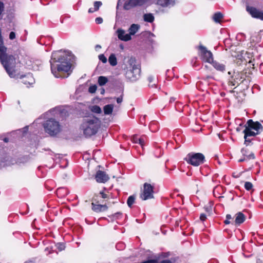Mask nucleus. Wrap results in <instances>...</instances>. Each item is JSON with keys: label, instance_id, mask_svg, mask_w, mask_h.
I'll use <instances>...</instances> for the list:
<instances>
[{"label": "nucleus", "instance_id": "53", "mask_svg": "<svg viewBox=\"0 0 263 263\" xmlns=\"http://www.w3.org/2000/svg\"><path fill=\"white\" fill-rule=\"evenodd\" d=\"M175 101V99L172 98H171L170 99V102H174Z\"/></svg>", "mask_w": 263, "mask_h": 263}, {"label": "nucleus", "instance_id": "35", "mask_svg": "<svg viewBox=\"0 0 263 263\" xmlns=\"http://www.w3.org/2000/svg\"><path fill=\"white\" fill-rule=\"evenodd\" d=\"M95 22L97 24H101L103 22V19L101 17H98L95 19Z\"/></svg>", "mask_w": 263, "mask_h": 263}, {"label": "nucleus", "instance_id": "3", "mask_svg": "<svg viewBox=\"0 0 263 263\" xmlns=\"http://www.w3.org/2000/svg\"><path fill=\"white\" fill-rule=\"evenodd\" d=\"M101 121L95 116H88L83 119L81 128L86 137L95 135L100 127Z\"/></svg>", "mask_w": 263, "mask_h": 263}, {"label": "nucleus", "instance_id": "16", "mask_svg": "<svg viewBox=\"0 0 263 263\" xmlns=\"http://www.w3.org/2000/svg\"><path fill=\"white\" fill-rule=\"evenodd\" d=\"M91 205L92 210L97 213L105 211L108 209V207L106 204H96L92 202Z\"/></svg>", "mask_w": 263, "mask_h": 263}, {"label": "nucleus", "instance_id": "1", "mask_svg": "<svg viewBox=\"0 0 263 263\" xmlns=\"http://www.w3.org/2000/svg\"><path fill=\"white\" fill-rule=\"evenodd\" d=\"M71 52L69 51L63 52L61 51H55L52 53L50 61L51 70L52 74L56 78L67 77L62 75L63 72H68L71 68L70 58Z\"/></svg>", "mask_w": 263, "mask_h": 263}, {"label": "nucleus", "instance_id": "28", "mask_svg": "<svg viewBox=\"0 0 263 263\" xmlns=\"http://www.w3.org/2000/svg\"><path fill=\"white\" fill-rule=\"evenodd\" d=\"M108 81V79L106 77L104 76H100L98 78V83L99 85H104Z\"/></svg>", "mask_w": 263, "mask_h": 263}, {"label": "nucleus", "instance_id": "44", "mask_svg": "<svg viewBox=\"0 0 263 263\" xmlns=\"http://www.w3.org/2000/svg\"><path fill=\"white\" fill-rule=\"evenodd\" d=\"M221 189V186H217L215 187L213 190V193L215 194V193L216 190H218L219 189Z\"/></svg>", "mask_w": 263, "mask_h": 263}, {"label": "nucleus", "instance_id": "42", "mask_svg": "<svg viewBox=\"0 0 263 263\" xmlns=\"http://www.w3.org/2000/svg\"><path fill=\"white\" fill-rule=\"evenodd\" d=\"M200 219L201 221H204L206 219V215L204 214H201L200 216Z\"/></svg>", "mask_w": 263, "mask_h": 263}, {"label": "nucleus", "instance_id": "52", "mask_svg": "<svg viewBox=\"0 0 263 263\" xmlns=\"http://www.w3.org/2000/svg\"><path fill=\"white\" fill-rule=\"evenodd\" d=\"M4 141L5 142H8V139L7 138H5L4 139Z\"/></svg>", "mask_w": 263, "mask_h": 263}, {"label": "nucleus", "instance_id": "51", "mask_svg": "<svg viewBox=\"0 0 263 263\" xmlns=\"http://www.w3.org/2000/svg\"><path fill=\"white\" fill-rule=\"evenodd\" d=\"M121 215V213L120 212H117V213H115V214L113 215V216H114V217H116V216H118V215Z\"/></svg>", "mask_w": 263, "mask_h": 263}, {"label": "nucleus", "instance_id": "54", "mask_svg": "<svg viewBox=\"0 0 263 263\" xmlns=\"http://www.w3.org/2000/svg\"><path fill=\"white\" fill-rule=\"evenodd\" d=\"M120 1H121V0H119V1H118V4H117V8H118V7H119V3L120 2Z\"/></svg>", "mask_w": 263, "mask_h": 263}, {"label": "nucleus", "instance_id": "4", "mask_svg": "<svg viewBox=\"0 0 263 263\" xmlns=\"http://www.w3.org/2000/svg\"><path fill=\"white\" fill-rule=\"evenodd\" d=\"M43 126L45 132L51 136L57 135L61 130L59 122L53 119L46 121Z\"/></svg>", "mask_w": 263, "mask_h": 263}, {"label": "nucleus", "instance_id": "32", "mask_svg": "<svg viewBox=\"0 0 263 263\" xmlns=\"http://www.w3.org/2000/svg\"><path fill=\"white\" fill-rule=\"evenodd\" d=\"M253 187V184L251 182H246L245 183V188L247 190V191H250L251 190Z\"/></svg>", "mask_w": 263, "mask_h": 263}, {"label": "nucleus", "instance_id": "26", "mask_svg": "<svg viewBox=\"0 0 263 263\" xmlns=\"http://www.w3.org/2000/svg\"><path fill=\"white\" fill-rule=\"evenodd\" d=\"M108 62L110 65L115 66L117 64V58L115 54H111L108 58Z\"/></svg>", "mask_w": 263, "mask_h": 263}, {"label": "nucleus", "instance_id": "5", "mask_svg": "<svg viewBox=\"0 0 263 263\" xmlns=\"http://www.w3.org/2000/svg\"><path fill=\"white\" fill-rule=\"evenodd\" d=\"M184 160L188 164L197 166L204 163L205 157L201 153H190L186 155Z\"/></svg>", "mask_w": 263, "mask_h": 263}, {"label": "nucleus", "instance_id": "21", "mask_svg": "<svg viewBox=\"0 0 263 263\" xmlns=\"http://www.w3.org/2000/svg\"><path fill=\"white\" fill-rule=\"evenodd\" d=\"M140 28V26L138 24H132L129 28L128 29L129 34L130 35H134Z\"/></svg>", "mask_w": 263, "mask_h": 263}, {"label": "nucleus", "instance_id": "50", "mask_svg": "<svg viewBox=\"0 0 263 263\" xmlns=\"http://www.w3.org/2000/svg\"><path fill=\"white\" fill-rule=\"evenodd\" d=\"M224 222L226 224H230L231 223V222L229 221V220L227 219L224 220Z\"/></svg>", "mask_w": 263, "mask_h": 263}, {"label": "nucleus", "instance_id": "38", "mask_svg": "<svg viewBox=\"0 0 263 263\" xmlns=\"http://www.w3.org/2000/svg\"><path fill=\"white\" fill-rule=\"evenodd\" d=\"M15 38V33L14 32H11L9 34V39L11 40Z\"/></svg>", "mask_w": 263, "mask_h": 263}, {"label": "nucleus", "instance_id": "46", "mask_svg": "<svg viewBox=\"0 0 263 263\" xmlns=\"http://www.w3.org/2000/svg\"><path fill=\"white\" fill-rule=\"evenodd\" d=\"M246 160H247L246 159V158L243 157V158L240 159L238 160V162H243V161H246Z\"/></svg>", "mask_w": 263, "mask_h": 263}, {"label": "nucleus", "instance_id": "9", "mask_svg": "<svg viewBox=\"0 0 263 263\" xmlns=\"http://www.w3.org/2000/svg\"><path fill=\"white\" fill-rule=\"evenodd\" d=\"M199 49L200 50L201 60L204 62L211 63L213 61L212 53L202 45L199 46Z\"/></svg>", "mask_w": 263, "mask_h": 263}, {"label": "nucleus", "instance_id": "37", "mask_svg": "<svg viewBox=\"0 0 263 263\" xmlns=\"http://www.w3.org/2000/svg\"><path fill=\"white\" fill-rule=\"evenodd\" d=\"M57 248L60 251H62L65 249V246L62 243H58L57 245Z\"/></svg>", "mask_w": 263, "mask_h": 263}, {"label": "nucleus", "instance_id": "12", "mask_svg": "<svg viewBox=\"0 0 263 263\" xmlns=\"http://www.w3.org/2000/svg\"><path fill=\"white\" fill-rule=\"evenodd\" d=\"M95 178L99 183H105L109 180V177L105 172L98 171L96 173Z\"/></svg>", "mask_w": 263, "mask_h": 263}, {"label": "nucleus", "instance_id": "36", "mask_svg": "<svg viewBox=\"0 0 263 263\" xmlns=\"http://www.w3.org/2000/svg\"><path fill=\"white\" fill-rule=\"evenodd\" d=\"M138 139L139 138H138L137 135H134L132 137V141L134 143H139Z\"/></svg>", "mask_w": 263, "mask_h": 263}, {"label": "nucleus", "instance_id": "45", "mask_svg": "<svg viewBox=\"0 0 263 263\" xmlns=\"http://www.w3.org/2000/svg\"><path fill=\"white\" fill-rule=\"evenodd\" d=\"M122 101V97H118L117 98V102L118 103H121Z\"/></svg>", "mask_w": 263, "mask_h": 263}, {"label": "nucleus", "instance_id": "14", "mask_svg": "<svg viewBox=\"0 0 263 263\" xmlns=\"http://www.w3.org/2000/svg\"><path fill=\"white\" fill-rule=\"evenodd\" d=\"M118 38L124 41H128L131 40V36L129 33H126L125 31L121 29H118L117 31Z\"/></svg>", "mask_w": 263, "mask_h": 263}, {"label": "nucleus", "instance_id": "2", "mask_svg": "<svg viewBox=\"0 0 263 263\" xmlns=\"http://www.w3.org/2000/svg\"><path fill=\"white\" fill-rule=\"evenodd\" d=\"M7 49L4 45L2 29L0 28V61L9 77L16 78L18 74V70L16 66V60L12 55H8L6 53Z\"/></svg>", "mask_w": 263, "mask_h": 263}, {"label": "nucleus", "instance_id": "20", "mask_svg": "<svg viewBox=\"0 0 263 263\" xmlns=\"http://www.w3.org/2000/svg\"><path fill=\"white\" fill-rule=\"evenodd\" d=\"M211 63L217 70L221 72H223L225 70V65L224 64L214 61H213Z\"/></svg>", "mask_w": 263, "mask_h": 263}, {"label": "nucleus", "instance_id": "11", "mask_svg": "<svg viewBox=\"0 0 263 263\" xmlns=\"http://www.w3.org/2000/svg\"><path fill=\"white\" fill-rule=\"evenodd\" d=\"M242 74L238 72H234V74L232 77L231 80L229 82V85L232 86H235L236 85H238L241 83L244 78L242 77Z\"/></svg>", "mask_w": 263, "mask_h": 263}, {"label": "nucleus", "instance_id": "31", "mask_svg": "<svg viewBox=\"0 0 263 263\" xmlns=\"http://www.w3.org/2000/svg\"><path fill=\"white\" fill-rule=\"evenodd\" d=\"M102 5V3L100 1H96L94 3V9L96 10V11H98L100 8V6H101Z\"/></svg>", "mask_w": 263, "mask_h": 263}, {"label": "nucleus", "instance_id": "27", "mask_svg": "<svg viewBox=\"0 0 263 263\" xmlns=\"http://www.w3.org/2000/svg\"><path fill=\"white\" fill-rule=\"evenodd\" d=\"M136 199V196L133 195L130 196L127 200V204L128 206L130 208H131L133 205V204L134 203Z\"/></svg>", "mask_w": 263, "mask_h": 263}, {"label": "nucleus", "instance_id": "10", "mask_svg": "<svg viewBox=\"0 0 263 263\" xmlns=\"http://www.w3.org/2000/svg\"><path fill=\"white\" fill-rule=\"evenodd\" d=\"M247 11L254 18L263 20V12L253 7L247 6Z\"/></svg>", "mask_w": 263, "mask_h": 263}, {"label": "nucleus", "instance_id": "6", "mask_svg": "<svg viewBox=\"0 0 263 263\" xmlns=\"http://www.w3.org/2000/svg\"><path fill=\"white\" fill-rule=\"evenodd\" d=\"M140 197L142 200H146L154 198V186L151 184L145 183Z\"/></svg>", "mask_w": 263, "mask_h": 263}, {"label": "nucleus", "instance_id": "13", "mask_svg": "<svg viewBox=\"0 0 263 263\" xmlns=\"http://www.w3.org/2000/svg\"><path fill=\"white\" fill-rule=\"evenodd\" d=\"M248 126L246 128H250V129H254L256 132H259V130H262V127L258 122H254L252 119H250L247 123Z\"/></svg>", "mask_w": 263, "mask_h": 263}, {"label": "nucleus", "instance_id": "15", "mask_svg": "<svg viewBox=\"0 0 263 263\" xmlns=\"http://www.w3.org/2000/svg\"><path fill=\"white\" fill-rule=\"evenodd\" d=\"M246 216L242 212H238L235 215L234 224L240 225L246 220Z\"/></svg>", "mask_w": 263, "mask_h": 263}, {"label": "nucleus", "instance_id": "19", "mask_svg": "<svg viewBox=\"0 0 263 263\" xmlns=\"http://www.w3.org/2000/svg\"><path fill=\"white\" fill-rule=\"evenodd\" d=\"M241 152L244 158H246L248 160L250 159H254L255 158L253 153L251 152L249 154L248 151L246 148H242L241 150Z\"/></svg>", "mask_w": 263, "mask_h": 263}, {"label": "nucleus", "instance_id": "47", "mask_svg": "<svg viewBox=\"0 0 263 263\" xmlns=\"http://www.w3.org/2000/svg\"><path fill=\"white\" fill-rule=\"evenodd\" d=\"M226 219H228V220H230V219H232L231 215L230 214H227L226 215Z\"/></svg>", "mask_w": 263, "mask_h": 263}, {"label": "nucleus", "instance_id": "22", "mask_svg": "<svg viewBox=\"0 0 263 263\" xmlns=\"http://www.w3.org/2000/svg\"><path fill=\"white\" fill-rule=\"evenodd\" d=\"M243 132L246 137L255 136L256 135H258L259 133V132H255L252 131V129H250V128L246 127L245 128Z\"/></svg>", "mask_w": 263, "mask_h": 263}, {"label": "nucleus", "instance_id": "34", "mask_svg": "<svg viewBox=\"0 0 263 263\" xmlns=\"http://www.w3.org/2000/svg\"><path fill=\"white\" fill-rule=\"evenodd\" d=\"M99 59L100 61H101L103 63H106L107 62V59L104 56L103 54H100L99 55Z\"/></svg>", "mask_w": 263, "mask_h": 263}, {"label": "nucleus", "instance_id": "30", "mask_svg": "<svg viewBox=\"0 0 263 263\" xmlns=\"http://www.w3.org/2000/svg\"><path fill=\"white\" fill-rule=\"evenodd\" d=\"M148 81H149V86L151 87H154L156 86V81L155 80L154 78L151 76L148 77Z\"/></svg>", "mask_w": 263, "mask_h": 263}, {"label": "nucleus", "instance_id": "49", "mask_svg": "<svg viewBox=\"0 0 263 263\" xmlns=\"http://www.w3.org/2000/svg\"><path fill=\"white\" fill-rule=\"evenodd\" d=\"M100 48H101V46L100 45H97L95 46V49H96V50H98V49H99Z\"/></svg>", "mask_w": 263, "mask_h": 263}, {"label": "nucleus", "instance_id": "17", "mask_svg": "<svg viewBox=\"0 0 263 263\" xmlns=\"http://www.w3.org/2000/svg\"><path fill=\"white\" fill-rule=\"evenodd\" d=\"M176 0H158L157 4L163 7H170L175 5Z\"/></svg>", "mask_w": 263, "mask_h": 263}, {"label": "nucleus", "instance_id": "48", "mask_svg": "<svg viewBox=\"0 0 263 263\" xmlns=\"http://www.w3.org/2000/svg\"><path fill=\"white\" fill-rule=\"evenodd\" d=\"M96 11V10H95L93 8H89V10H88V12L89 13H92L93 12Z\"/></svg>", "mask_w": 263, "mask_h": 263}, {"label": "nucleus", "instance_id": "29", "mask_svg": "<svg viewBox=\"0 0 263 263\" xmlns=\"http://www.w3.org/2000/svg\"><path fill=\"white\" fill-rule=\"evenodd\" d=\"M90 110L95 113L100 114L101 112V108L98 105H93L90 107Z\"/></svg>", "mask_w": 263, "mask_h": 263}, {"label": "nucleus", "instance_id": "41", "mask_svg": "<svg viewBox=\"0 0 263 263\" xmlns=\"http://www.w3.org/2000/svg\"><path fill=\"white\" fill-rule=\"evenodd\" d=\"M138 141H139V144H140L141 145V146L142 147H143L144 145V139L142 138H139V139H138Z\"/></svg>", "mask_w": 263, "mask_h": 263}, {"label": "nucleus", "instance_id": "24", "mask_svg": "<svg viewBox=\"0 0 263 263\" xmlns=\"http://www.w3.org/2000/svg\"><path fill=\"white\" fill-rule=\"evenodd\" d=\"M154 18L152 13H146L143 15V19L145 22L152 23L154 22Z\"/></svg>", "mask_w": 263, "mask_h": 263}, {"label": "nucleus", "instance_id": "33", "mask_svg": "<svg viewBox=\"0 0 263 263\" xmlns=\"http://www.w3.org/2000/svg\"><path fill=\"white\" fill-rule=\"evenodd\" d=\"M97 87L95 85L90 86L89 87L88 91L90 93H95L97 90Z\"/></svg>", "mask_w": 263, "mask_h": 263}, {"label": "nucleus", "instance_id": "25", "mask_svg": "<svg viewBox=\"0 0 263 263\" xmlns=\"http://www.w3.org/2000/svg\"><path fill=\"white\" fill-rule=\"evenodd\" d=\"M223 17V15L221 13L216 12L214 14L213 19L215 22L219 23Z\"/></svg>", "mask_w": 263, "mask_h": 263}, {"label": "nucleus", "instance_id": "55", "mask_svg": "<svg viewBox=\"0 0 263 263\" xmlns=\"http://www.w3.org/2000/svg\"><path fill=\"white\" fill-rule=\"evenodd\" d=\"M104 89H103L101 92V93L103 94V93H104Z\"/></svg>", "mask_w": 263, "mask_h": 263}, {"label": "nucleus", "instance_id": "23", "mask_svg": "<svg viewBox=\"0 0 263 263\" xmlns=\"http://www.w3.org/2000/svg\"><path fill=\"white\" fill-rule=\"evenodd\" d=\"M114 109L112 104H108L104 106L103 110L105 115H110L112 114Z\"/></svg>", "mask_w": 263, "mask_h": 263}, {"label": "nucleus", "instance_id": "40", "mask_svg": "<svg viewBox=\"0 0 263 263\" xmlns=\"http://www.w3.org/2000/svg\"><path fill=\"white\" fill-rule=\"evenodd\" d=\"M157 263H175V262L170 259H164Z\"/></svg>", "mask_w": 263, "mask_h": 263}, {"label": "nucleus", "instance_id": "18", "mask_svg": "<svg viewBox=\"0 0 263 263\" xmlns=\"http://www.w3.org/2000/svg\"><path fill=\"white\" fill-rule=\"evenodd\" d=\"M23 78L22 82L28 86V85L33 84L34 82V80L31 74H28L27 75L21 77V78Z\"/></svg>", "mask_w": 263, "mask_h": 263}, {"label": "nucleus", "instance_id": "8", "mask_svg": "<svg viewBox=\"0 0 263 263\" xmlns=\"http://www.w3.org/2000/svg\"><path fill=\"white\" fill-rule=\"evenodd\" d=\"M140 74V68L138 65H134L132 68L126 73V77L132 81H135L138 79Z\"/></svg>", "mask_w": 263, "mask_h": 263}, {"label": "nucleus", "instance_id": "7", "mask_svg": "<svg viewBox=\"0 0 263 263\" xmlns=\"http://www.w3.org/2000/svg\"><path fill=\"white\" fill-rule=\"evenodd\" d=\"M148 0H125L123 9L129 10L135 7H141L144 5Z\"/></svg>", "mask_w": 263, "mask_h": 263}, {"label": "nucleus", "instance_id": "39", "mask_svg": "<svg viewBox=\"0 0 263 263\" xmlns=\"http://www.w3.org/2000/svg\"><path fill=\"white\" fill-rule=\"evenodd\" d=\"M248 137H246L245 135L244 136V138L245 139V144H246L247 145H248L249 143H250L251 141V139H249Z\"/></svg>", "mask_w": 263, "mask_h": 263}, {"label": "nucleus", "instance_id": "43", "mask_svg": "<svg viewBox=\"0 0 263 263\" xmlns=\"http://www.w3.org/2000/svg\"><path fill=\"white\" fill-rule=\"evenodd\" d=\"M100 194L101 195V196L103 198H107V195L105 194L104 192H100Z\"/></svg>", "mask_w": 263, "mask_h": 263}]
</instances>
